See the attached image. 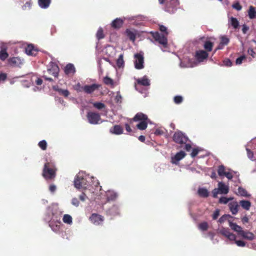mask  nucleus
<instances>
[{"label":"nucleus","mask_w":256,"mask_h":256,"mask_svg":"<svg viewBox=\"0 0 256 256\" xmlns=\"http://www.w3.org/2000/svg\"><path fill=\"white\" fill-rule=\"evenodd\" d=\"M94 178L90 176L84 172H79L74 180V185L76 188L80 190H88L90 193L94 192V188L98 184L96 181L92 182Z\"/></svg>","instance_id":"1"},{"label":"nucleus","mask_w":256,"mask_h":256,"mask_svg":"<svg viewBox=\"0 0 256 256\" xmlns=\"http://www.w3.org/2000/svg\"><path fill=\"white\" fill-rule=\"evenodd\" d=\"M228 222L230 227L232 230L236 232L238 236L249 240L254 239V236L252 232L244 230L240 226L238 225L236 223L232 222L230 220H228Z\"/></svg>","instance_id":"2"},{"label":"nucleus","mask_w":256,"mask_h":256,"mask_svg":"<svg viewBox=\"0 0 256 256\" xmlns=\"http://www.w3.org/2000/svg\"><path fill=\"white\" fill-rule=\"evenodd\" d=\"M160 30L163 34H160L158 32H152V36L154 40L164 48H166L168 44L167 36L168 32L167 28L164 26H160Z\"/></svg>","instance_id":"3"},{"label":"nucleus","mask_w":256,"mask_h":256,"mask_svg":"<svg viewBox=\"0 0 256 256\" xmlns=\"http://www.w3.org/2000/svg\"><path fill=\"white\" fill-rule=\"evenodd\" d=\"M173 138L175 142L181 144H184V148L187 152L191 150L192 146L190 144L187 143L188 138L183 133L180 132H176L174 135Z\"/></svg>","instance_id":"4"},{"label":"nucleus","mask_w":256,"mask_h":256,"mask_svg":"<svg viewBox=\"0 0 256 256\" xmlns=\"http://www.w3.org/2000/svg\"><path fill=\"white\" fill-rule=\"evenodd\" d=\"M56 169L54 162H47L44 166L43 170V176L46 179H52L55 176Z\"/></svg>","instance_id":"5"},{"label":"nucleus","mask_w":256,"mask_h":256,"mask_svg":"<svg viewBox=\"0 0 256 256\" xmlns=\"http://www.w3.org/2000/svg\"><path fill=\"white\" fill-rule=\"evenodd\" d=\"M134 120L139 122L136 126L140 130H145L149 121L147 116L142 113H138L134 117Z\"/></svg>","instance_id":"6"},{"label":"nucleus","mask_w":256,"mask_h":256,"mask_svg":"<svg viewBox=\"0 0 256 256\" xmlns=\"http://www.w3.org/2000/svg\"><path fill=\"white\" fill-rule=\"evenodd\" d=\"M228 192V185L225 184L222 182H220L218 184V188H214L212 190V194L214 198H216L218 194H226Z\"/></svg>","instance_id":"7"},{"label":"nucleus","mask_w":256,"mask_h":256,"mask_svg":"<svg viewBox=\"0 0 256 256\" xmlns=\"http://www.w3.org/2000/svg\"><path fill=\"white\" fill-rule=\"evenodd\" d=\"M87 118L90 124H96L102 122L100 116L98 114L94 112H88L87 114Z\"/></svg>","instance_id":"8"},{"label":"nucleus","mask_w":256,"mask_h":256,"mask_svg":"<svg viewBox=\"0 0 256 256\" xmlns=\"http://www.w3.org/2000/svg\"><path fill=\"white\" fill-rule=\"evenodd\" d=\"M134 67L140 70L144 68V56L142 54H136L134 56Z\"/></svg>","instance_id":"9"},{"label":"nucleus","mask_w":256,"mask_h":256,"mask_svg":"<svg viewBox=\"0 0 256 256\" xmlns=\"http://www.w3.org/2000/svg\"><path fill=\"white\" fill-rule=\"evenodd\" d=\"M186 156L184 152L180 150L171 156L170 162L174 164L177 165L179 162L183 159Z\"/></svg>","instance_id":"10"},{"label":"nucleus","mask_w":256,"mask_h":256,"mask_svg":"<svg viewBox=\"0 0 256 256\" xmlns=\"http://www.w3.org/2000/svg\"><path fill=\"white\" fill-rule=\"evenodd\" d=\"M47 72L54 76L58 77L59 72V68L56 63L50 62L48 66Z\"/></svg>","instance_id":"11"},{"label":"nucleus","mask_w":256,"mask_h":256,"mask_svg":"<svg viewBox=\"0 0 256 256\" xmlns=\"http://www.w3.org/2000/svg\"><path fill=\"white\" fill-rule=\"evenodd\" d=\"M90 220L94 224L98 226L102 224L104 220V218L100 214H92L90 217Z\"/></svg>","instance_id":"12"},{"label":"nucleus","mask_w":256,"mask_h":256,"mask_svg":"<svg viewBox=\"0 0 256 256\" xmlns=\"http://www.w3.org/2000/svg\"><path fill=\"white\" fill-rule=\"evenodd\" d=\"M208 53L204 50H198L196 52L195 57L196 62H204L208 57Z\"/></svg>","instance_id":"13"},{"label":"nucleus","mask_w":256,"mask_h":256,"mask_svg":"<svg viewBox=\"0 0 256 256\" xmlns=\"http://www.w3.org/2000/svg\"><path fill=\"white\" fill-rule=\"evenodd\" d=\"M197 65V62L186 57L180 62V66L182 68H192Z\"/></svg>","instance_id":"14"},{"label":"nucleus","mask_w":256,"mask_h":256,"mask_svg":"<svg viewBox=\"0 0 256 256\" xmlns=\"http://www.w3.org/2000/svg\"><path fill=\"white\" fill-rule=\"evenodd\" d=\"M134 16L126 17V18H124L123 19L120 18H116L112 22L111 24L112 26L115 28H118L122 26L124 21V20H134Z\"/></svg>","instance_id":"15"},{"label":"nucleus","mask_w":256,"mask_h":256,"mask_svg":"<svg viewBox=\"0 0 256 256\" xmlns=\"http://www.w3.org/2000/svg\"><path fill=\"white\" fill-rule=\"evenodd\" d=\"M219 232L227 238L230 240H235L236 235L230 231L227 228H222L219 230Z\"/></svg>","instance_id":"16"},{"label":"nucleus","mask_w":256,"mask_h":256,"mask_svg":"<svg viewBox=\"0 0 256 256\" xmlns=\"http://www.w3.org/2000/svg\"><path fill=\"white\" fill-rule=\"evenodd\" d=\"M8 64L12 66H20L24 63V60L19 57H13L8 59Z\"/></svg>","instance_id":"17"},{"label":"nucleus","mask_w":256,"mask_h":256,"mask_svg":"<svg viewBox=\"0 0 256 256\" xmlns=\"http://www.w3.org/2000/svg\"><path fill=\"white\" fill-rule=\"evenodd\" d=\"M100 86V84H94L92 85H85L84 86V92L86 94H90Z\"/></svg>","instance_id":"18"},{"label":"nucleus","mask_w":256,"mask_h":256,"mask_svg":"<svg viewBox=\"0 0 256 256\" xmlns=\"http://www.w3.org/2000/svg\"><path fill=\"white\" fill-rule=\"evenodd\" d=\"M226 177L228 180H231L232 178H234V181L236 182H240V180L238 178V174L236 172L232 171V170H228V172L225 174L224 175Z\"/></svg>","instance_id":"19"},{"label":"nucleus","mask_w":256,"mask_h":256,"mask_svg":"<svg viewBox=\"0 0 256 256\" xmlns=\"http://www.w3.org/2000/svg\"><path fill=\"white\" fill-rule=\"evenodd\" d=\"M229 210L234 215L238 214V204L236 201H232L228 203Z\"/></svg>","instance_id":"20"},{"label":"nucleus","mask_w":256,"mask_h":256,"mask_svg":"<svg viewBox=\"0 0 256 256\" xmlns=\"http://www.w3.org/2000/svg\"><path fill=\"white\" fill-rule=\"evenodd\" d=\"M106 196L108 201L114 200L118 198V194L114 190H108L106 192Z\"/></svg>","instance_id":"21"},{"label":"nucleus","mask_w":256,"mask_h":256,"mask_svg":"<svg viewBox=\"0 0 256 256\" xmlns=\"http://www.w3.org/2000/svg\"><path fill=\"white\" fill-rule=\"evenodd\" d=\"M110 132L114 134L120 135L123 133V128L120 125H115L110 129Z\"/></svg>","instance_id":"22"},{"label":"nucleus","mask_w":256,"mask_h":256,"mask_svg":"<svg viewBox=\"0 0 256 256\" xmlns=\"http://www.w3.org/2000/svg\"><path fill=\"white\" fill-rule=\"evenodd\" d=\"M126 33V36L132 42L135 40L136 37L138 34V32L134 29H127Z\"/></svg>","instance_id":"23"},{"label":"nucleus","mask_w":256,"mask_h":256,"mask_svg":"<svg viewBox=\"0 0 256 256\" xmlns=\"http://www.w3.org/2000/svg\"><path fill=\"white\" fill-rule=\"evenodd\" d=\"M26 53L28 55L31 56H34L37 54V50L34 48V46L32 44H28L26 48Z\"/></svg>","instance_id":"24"},{"label":"nucleus","mask_w":256,"mask_h":256,"mask_svg":"<svg viewBox=\"0 0 256 256\" xmlns=\"http://www.w3.org/2000/svg\"><path fill=\"white\" fill-rule=\"evenodd\" d=\"M235 194L238 196L246 198L250 196V194L246 190L241 186L238 187V190L235 192Z\"/></svg>","instance_id":"25"},{"label":"nucleus","mask_w":256,"mask_h":256,"mask_svg":"<svg viewBox=\"0 0 256 256\" xmlns=\"http://www.w3.org/2000/svg\"><path fill=\"white\" fill-rule=\"evenodd\" d=\"M136 81L138 85L148 86L150 84V81L146 76H144L141 78H138Z\"/></svg>","instance_id":"26"},{"label":"nucleus","mask_w":256,"mask_h":256,"mask_svg":"<svg viewBox=\"0 0 256 256\" xmlns=\"http://www.w3.org/2000/svg\"><path fill=\"white\" fill-rule=\"evenodd\" d=\"M75 68L72 64H68L64 68V72L66 74H74L75 72Z\"/></svg>","instance_id":"27"},{"label":"nucleus","mask_w":256,"mask_h":256,"mask_svg":"<svg viewBox=\"0 0 256 256\" xmlns=\"http://www.w3.org/2000/svg\"><path fill=\"white\" fill-rule=\"evenodd\" d=\"M240 204L244 210H248L251 206V202L246 200H242L240 201Z\"/></svg>","instance_id":"28"},{"label":"nucleus","mask_w":256,"mask_h":256,"mask_svg":"<svg viewBox=\"0 0 256 256\" xmlns=\"http://www.w3.org/2000/svg\"><path fill=\"white\" fill-rule=\"evenodd\" d=\"M248 12L250 19H254L256 18V10L254 6H250Z\"/></svg>","instance_id":"29"},{"label":"nucleus","mask_w":256,"mask_h":256,"mask_svg":"<svg viewBox=\"0 0 256 256\" xmlns=\"http://www.w3.org/2000/svg\"><path fill=\"white\" fill-rule=\"evenodd\" d=\"M38 4L42 8H48L50 3V0H38Z\"/></svg>","instance_id":"30"},{"label":"nucleus","mask_w":256,"mask_h":256,"mask_svg":"<svg viewBox=\"0 0 256 256\" xmlns=\"http://www.w3.org/2000/svg\"><path fill=\"white\" fill-rule=\"evenodd\" d=\"M109 214L112 216H115L116 214H118L119 213V209L118 207L116 205L113 206L108 212Z\"/></svg>","instance_id":"31"},{"label":"nucleus","mask_w":256,"mask_h":256,"mask_svg":"<svg viewBox=\"0 0 256 256\" xmlns=\"http://www.w3.org/2000/svg\"><path fill=\"white\" fill-rule=\"evenodd\" d=\"M198 194L200 196L206 198L208 196L209 192L206 188H198Z\"/></svg>","instance_id":"32"},{"label":"nucleus","mask_w":256,"mask_h":256,"mask_svg":"<svg viewBox=\"0 0 256 256\" xmlns=\"http://www.w3.org/2000/svg\"><path fill=\"white\" fill-rule=\"evenodd\" d=\"M62 220L64 223L71 225L72 223V217L68 214H64L62 218Z\"/></svg>","instance_id":"33"},{"label":"nucleus","mask_w":256,"mask_h":256,"mask_svg":"<svg viewBox=\"0 0 256 256\" xmlns=\"http://www.w3.org/2000/svg\"><path fill=\"white\" fill-rule=\"evenodd\" d=\"M228 170H229V169L226 168L224 166H220L218 168V172L220 176H224L225 174L228 172Z\"/></svg>","instance_id":"34"},{"label":"nucleus","mask_w":256,"mask_h":256,"mask_svg":"<svg viewBox=\"0 0 256 256\" xmlns=\"http://www.w3.org/2000/svg\"><path fill=\"white\" fill-rule=\"evenodd\" d=\"M54 90L58 91L60 94L63 95L64 96L67 97L70 94V92L67 90H63L62 88H60L54 86Z\"/></svg>","instance_id":"35"},{"label":"nucleus","mask_w":256,"mask_h":256,"mask_svg":"<svg viewBox=\"0 0 256 256\" xmlns=\"http://www.w3.org/2000/svg\"><path fill=\"white\" fill-rule=\"evenodd\" d=\"M116 65L119 68L124 66V61L123 54H121L120 55L118 59L116 60Z\"/></svg>","instance_id":"36"},{"label":"nucleus","mask_w":256,"mask_h":256,"mask_svg":"<svg viewBox=\"0 0 256 256\" xmlns=\"http://www.w3.org/2000/svg\"><path fill=\"white\" fill-rule=\"evenodd\" d=\"M83 192L82 194L80 195V198L82 202H84L88 198L87 195L89 194H91L88 190H82Z\"/></svg>","instance_id":"37"},{"label":"nucleus","mask_w":256,"mask_h":256,"mask_svg":"<svg viewBox=\"0 0 256 256\" xmlns=\"http://www.w3.org/2000/svg\"><path fill=\"white\" fill-rule=\"evenodd\" d=\"M204 47L208 52H210L212 49L213 44L210 41H206L204 42Z\"/></svg>","instance_id":"38"},{"label":"nucleus","mask_w":256,"mask_h":256,"mask_svg":"<svg viewBox=\"0 0 256 256\" xmlns=\"http://www.w3.org/2000/svg\"><path fill=\"white\" fill-rule=\"evenodd\" d=\"M50 226L51 228L52 231L54 232H57L60 230V225L58 224H54L53 222H50Z\"/></svg>","instance_id":"39"},{"label":"nucleus","mask_w":256,"mask_h":256,"mask_svg":"<svg viewBox=\"0 0 256 256\" xmlns=\"http://www.w3.org/2000/svg\"><path fill=\"white\" fill-rule=\"evenodd\" d=\"M198 228L201 230H206L208 228V224L206 222H202L198 224Z\"/></svg>","instance_id":"40"},{"label":"nucleus","mask_w":256,"mask_h":256,"mask_svg":"<svg viewBox=\"0 0 256 256\" xmlns=\"http://www.w3.org/2000/svg\"><path fill=\"white\" fill-rule=\"evenodd\" d=\"M232 241H234L236 246L239 247H244L246 244L244 241L242 240H236V238H235V240H233Z\"/></svg>","instance_id":"41"},{"label":"nucleus","mask_w":256,"mask_h":256,"mask_svg":"<svg viewBox=\"0 0 256 256\" xmlns=\"http://www.w3.org/2000/svg\"><path fill=\"white\" fill-rule=\"evenodd\" d=\"M39 147L42 150H46L47 147V143L46 140L40 141L38 144Z\"/></svg>","instance_id":"42"},{"label":"nucleus","mask_w":256,"mask_h":256,"mask_svg":"<svg viewBox=\"0 0 256 256\" xmlns=\"http://www.w3.org/2000/svg\"><path fill=\"white\" fill-rule=\"evenodd\" d=\"M230 23L234 28H236L238 26V20L234 18H231L230 20Z\"/></svg>","instance_id":"43"},{"label":"nucleus","mask_w":256,"mask_h":256,"mask_svg":"<svg viewBox=\"0 0 256 256\" xmlns=\"http://www.w3.org/2000/svg\"><path fill=\"white\" fill-rule=\"evenodd\" d=\"M8 56V54L5 50H2L0 52V59L4 60Z\"/></svg>","instance_id":"44"},{"label":"nucleus","mask_w":256,"mask_h":256,"mask_svg":"<svg viewBox=\"0 0 256 256\" xmlns=\"http://www.w3.org/2000/svg\"><path fill=\"white\" fill-rule=\"evenodd\" d=\"M73 88L78 92L84 91V86H82L79 82L74 86Z\"/></svg>","instance_id":"45"},{"label":"nucleus","mask_w":256,"mask_h":256,"mask_svg":"<svg viewBox=\"0 0 256 256\" xmlns=\"http://www.w3.org/2000/svg\"><path fill=\"white\" fill-rule=\"evenodd\" d=\"M104 82L107 85H114V82L108 76H106L104 78Z\"/></svg>","instance_id":"46"},{"label":"nucleus","mask_w":256,"mask_h":256,"mask_svg":"<svg viewBox=\"0 0 256 256\" xmlns=\"http://www.w3.org/2000/svg\"><path fill=\"white\" fill-rule=\"evenodd\" d=\"M96 37L98 40L104 37V35L103 34V30L102 28H100L98 30V32H96Z\"/></svg>","instance_id":"47"},{"label":"nucleus","mask_w":256,"mask_h":256,"mask_svg":"<svg viewBox=\"0 0 256 256\" xmlns=\"http://www.w3.org/2000/svg\"><path fill=\"white\" fill-rule=\"evenodd\" d=\"M232 218V216L230 214H224L218 220V222L220 224L223 223L225 222L228 218Z\"/></svg>","instance_id":"48"},{"label":"nucleus","mask_w":256,"mask_h":256,"mask_svg":"<svg viewBox=\"0 0 256 256\" xmlns=\"http://www.w3.org/2000/svg\"><path fill=\"white\" fill-rule=\"evenodd\" d=\"M197 168L199 169V170H202V167L200 166H198L196 168L188 167L187 169L188 170H189L190 171V172H196L197 173H199L200 172L196 170Z\"/></svg>","instance_id":"49"},{"label":"nucleus","mask_w":256,"mask_h":256,"mask_svg":"<svg viewBox=\"0 0 256 256\" xmlns=\"http://www.w3.org/2000/svg\"><path fill=\"white\" fill-rule=\"evenodd\" d=\"M93 105L98 110L102 109L104 107V104L102 102H94Z\"/></svg>","instance_id":"50"},{"label":"nucleus","mask_w":256,"mask_h":256,"mask_svg":"<svg viewBox=\"0 0 256 256\" xmlns=\"http://www.w3.org/2000/svg\"><path fill=\"white\" fill-rule=\"evenodd\" d=\"M182 97L180 96H176L174 98V102L176 104L181 103L182 101Z\"/></svg>","instance_id":"51"},{"label":"nucleus","mask_w":256,"mask_h":256,"mask_svg":"<svg viewBox=\"0 0 256 256\" xmlns=\"http://www.w3.org/2000/svg\"><path fill=\"white\" fill-rule=\"evenodd\" d=\"M229 42V40L228 38L225 36H222L221 38L220 42L222 43V45H226L228 44Z\"/></svg>","instance_id":"52"},{"label":"nucleus","mask_w":256,"mask_h":256,"mask_svg":"<svg viewBox=\"0 0 256 256\" xmlns=\"http://www.w3.org/2000/svg\"><path fill=\"white\" fill-rule=\"evenodd\" d=\"M32 2L30 0L27 2L22 6V9L26 10L30 9Z\"/></svg>","instance_id":"53"},{"label":"nucleus","mask_w":256,"mask_h":256,"mask_svg":"<svg viewBox=\"0 0 256 256\" xmlns=\"http://www.w3.org/2000/svg\"><path fill=\"white\" fill-rule=\"evenodd\" d=\"M246 57L244 56H242L238 58L236 60V64H240L242 63V61L246 59Z\"/></svg>","instance_id":"54"},{"label":"nucleus","mask_w":256,"mask_h":256,"mask_svg":"<svg viewBox=\"0 0 256 256\" xmlns=\"http://www.w3.org/2000/svg\"><path fill=\"white\" fill-rule=\"evenodd\" d=\"M72 204L74 206L78 207L80 204L78 200L76 198H72Z\"/></svg>","instance_id":"55"},{"label":"nucleus","mask_w":256,"mask_h":256,"mask_svg":"<svg viewBox=\"0 0 256 256\" xmlns=\"http://www.w3.org/2000/svg\"><path fill=\"white\" fill-rule=\"evenodd\" d=\"M200 150L198 148H194L192 150V152L190 154V156L194 158L198 154V153Z\"/></svg>","instance_id":"56"},{"label":"nucleus","mask_w":256,"mask_h":256,"mask_svg":"<svg viewBox=\"0 0 256 256\" xmlns=\"http://www.w3.org/2000/svg\"><path fill=\"white\" fill-rule=\"evenodd\" d=\"M219 202L221 204H226L228 202V198L222 197L220 198Z\"/></svg>","instance_id":"57"},{"label":"nucleus","mask_w":256,"mask_h":256,"mask_svg":"<svg viewBox=\"0 0 256 256\" xmlns=\"http://www.w3.org/2000/svg\"><path fill=\"white\" fill-rule=\"evenodd\" d=\"M248 53L254 58L256 56V52L252 48H248Z\"/></svg>","instance_id":"58"},{"label":"nucleus","mask_w":256,"mask_h":256,"mask_svg":"<svg viewBox=\"0 0 256 256\" xmlns=\"http://www.w3.org/2000/svg\"><path fill=\"white\" fill-rule=\"evenodd\" d=\"M224 65L227 66H230L232 65V62L229 59H226L223 61Z\"/></svg>","instance_id":"59"},{"label":"nucleus","mask_w":256,"mask_h":256,"mask_svg":"<svg viewBox=\"0 0 256 256\" xmlns=\"http://www.w3.org/2000/svg\"><path fill=\"white\" fill-rule=\"evenodd\" d=\"M178 0H170V4H168V8L170 6V5H174V6H176L178 5Z\"/></svg>","instance_id":"60"},{"label":"nucleus","mask_w":256,"mask_h":256,"mask_svg":"<svg viewBox=\"0 0 256 256\" xmlns=\"http://www.w3.org/2000/svg\"><path fill=\"white\" fill-rule=\"evenodd\" d=\"M219 215H220V210H216L214 211V214L212 215L213 219L214 220L218 218V216H219Z\"/></svg>","instance_id":"61"},{"label":"nucleus","mask_w":256,"mask_h":256,"mask_svg":"<svg viewBox=\"0 0 256 256\" xmlns=\"http://www.w3.org/2000/svg\"><path fill=\"white\" fill-rule=\"evenodd\" d=\"M232 7L238 10H240L242 9V6L238 3L234 4Z\"/></svg>","instance_id":"62"},{"label":"nucleus","mask_w":256,"mask_h":256,"mask_svg":"<svg viewBox=\"0 0 256 256\" xmlns=\"http://www.w3.org/2000/svg\"><path fill=\"white\" fill-rule=\"evenodd\" d=\"M247 151V154L250 160H252V156H253V154L252 152L248 148H246Z\"/></svg>","instance_id":"63"},{"label":"nucleus","mask_w":256,"mask_h":256,"mask_svg":"<svg viewBox=\"0 0 256 256\" xmlns=\"http://www.w3.org/2000/svg\"><path fill=\"white\" fill-rule=\"evenodd\" d=\"M56 186L54 184H51L49 187V190L52 192H54L56 190Z\"/></svg>","instance_id":"64"}]
</instances>
